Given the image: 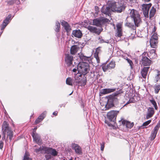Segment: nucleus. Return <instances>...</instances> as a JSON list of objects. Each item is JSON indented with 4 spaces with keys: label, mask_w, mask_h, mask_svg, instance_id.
<instances>
[{
    "label": "nucleus",
    "mask_w": 160,
    "mask_h": 160,
    "mask_svg": "<svg viewBox=\"0 0 160 160\" xmlns=\"http://www.w3.org/2000/svg\"><path fill=\"white\" fill-rule=\"evenodd\" d=\"M102 68L104 72H105L107 71L108 70L110 69H109V67L108 64L105 65L102 67Z\"/></svg>",
    "instance_id": "nucleus-38"
},
{
    "label": "nucleus",
    "mask_w": 160,
    "mask_h": 160,
    "mask_svg": "<svg viewBox=\"0 0 160 160\" xmlns=\"http://www.w3.org/2000/svg\"><path fill=\"white\" fill-rule=\"evenodd\" d=\"M95 9L96 11L98 13V12H99V8L98 6H95Z\"/></svg>",
    "instance_id": "nucleus-45"
},
{
    "label": "nucleus",
    "mask_w": 160,
    "mask_h": 160,
    "mask_svg": "<svg viewBox=\"0 0 160 160\" xmlns=\"http://www.w3.org/2000/svg\"><path fill=\"white\" fill-rule=\"evenodd\" d=\"M32 137L33 140L37 143H40L41 141L40 136L38 134L33 132L32 134Z\"/></svg>",
    "instance_id": "nucleus-20"
},
{
    "label": "nucleus",
    "mask_w": 160,
    "mask_h": 160,
    "mask_svg": "<svg viewBox=\"0 0 160 160\" xmlns=\"http://www.w3.org/2000/svg\"><path fill=\"white\" fill-rule=\"evenodd\" d=\"M66 83L67 84L72 86V79L70 78H67L66 80Z\"/></svg>",
    "instance_id": "nucleus-37"
},
{
    "label": "nucleus",
    "mask_w": 160,
    "mask_h": 160,
    "mask_svg": "<svg viewBox=\"0 0 160 160\" xmlns=\"http://www.w3.org/2000/svg\"><path fill=\"white\" fill-rule=\"evenodd\" d=\"M45 149H44V151L46 152V153L48 154H51L53 156H56L57 155L58 152L56 151L55 149H52L51 148L47 147H45Z\"/></svg>",
    "instance_id": "nucleus-13"
},
{
    "label": "nucleus",
    "mask_w": 160,
    "mask_h": 160,
    "mask_svg": "<svg viewBox=\"0 0 160 160\" xmlns=\"http://www.w3.org/2000/svg\"><path fill=\"white\" fill-rule=\"evenodd\" d=\"M142 64L145 66H149L151 63V60L146 57H143L142 59Z\"/></svg>",
    "instance_id": "nucleus-19"
},
{
    "label": "nucleus",
    "mask_w": 160,
    "mask_h": 160,
    "mask_svg": "<svg viewBox=\"0 0 160 160\" xmlns=\"http://www.w3.org/2000/svg\"><path fill=\"white\" fill-rule=\"evenodd\" d=\"M151 120H148L144 122L142 124V126H146L148 125L151 122Z\"/></svg>",
    "instance_id": "nucleus-41"
},
{
    "label": "nucleus",
    "mask_w": 160,
    "mask_h": 160,
    "mask_svg": "<svg viewBox=\"0 0 160 160\" xmlns=\"http://www.w3.org/2000/svg\"><path fill=\"white\" fill-rule=\"evenodd\" d=\"M104 142H103L101 144V151H103L104 147Z\"/></svg>",
    "instance_id": "nucleus-42"
},
{
    "label": "nucleus",
    "mask_w": 160,
    "mask_h": 160,
    "mask_svg": "<svg viewBox=\"0 0 160 160\" xmlns=\"http://www.w3.org/2000/svg\"><path fill=\"white\" fill-rule=\"evenodd\" d=\"M154 111L153 108H150L148 109V112L146 116V118L148 119L152 117L154 114Z\"/></svg>",
    "instance_id": "nucleus-25"
},
{
    "label": "nucleus",
    "mask_w": 160,
    "mask_h": 160,
    "mask_svg": "<svg viewBox=\"0 0 160 160\" xmlns=\"http://www.w3.org/2000/svg\"><path fill=\"white\" fill-rule=\"evenodd\" d=\"M126 60L127 61V62L129 64V65L131 67V69L132 68V66L133 65V63L132 62V61L130 60V59L128 58H127L126 59Z\"/></svg>",
    "instance_id": "nucleus-40"
},
{
    "label": "nucleus",
    "mask_w": 160,
    "mask_h": 160,
    "mask_svg": "<svg viewBox=\"0 0 160 160\" xmlns=\"http://www.w3.org/2000/svg\"><path fill=\"white\" fill-rule=\"evenodd\" d=\"M100 49L99 48H98L96 49L95 52L94 54V57L96 58L97 62L99 63L100 62V60L98 57V54L99 52V51Z\"/></svg>",
    "instance_id": "nucleus-27"
},
{
    "label": "nucleus",
    "mask_w": 160,
    "mask_h": 160,
    "mask_svg": "<svg viewBox=\"0 0 160 160\" xmlns=\"http://www.w3.org/2000/svg\"><path fill=\"white\" fill-rule=\"evenodd\" d=\"M80 58L82 59H83V58H84V59H85L86 58L87 59L88 58V57L85 56H83L82 57V56H80Z\"/></svg>",
    "instance_id": "nucleus-47"
},
{
    "label": "nucleus",
    "mask_w": 160,
    "mask_h": 160,
    "mask_svg": "<svg viewBox=\"0 0 160 160\" xmlns=\"http://www.w3.org/2000/svg\"><path fill=\"white\" fill-rule=\"evenodd\" d=\"M60 22L62 25L64 27L65 29L67 32L71 30V27L67 22L63 20H61Z\"/></svg>",
    "instance_id": "nucleus-16"
},
{
    "label": "nucleus",
    "mask_w": 160,
    "mask_h": 160,
    "mask_svg": "<svg viewBox=\"0 0 160 160\" xmlns=\"http://www.w3.org/2000/svg\"><path fill=\"white\" fill-rule=\"evenodd\" d=\"M156 12V9L155 8L153 7L152 8L150 12L149 13V17L150 18H151L153 17Z\"/></svg>",
    "instance_id": "nucleus-29"
},
{
    "label": "nucleus",
    "mask_w": 160,
    "mask_h": 160,
    "mask_svg": "<svg viewBox=\"0 0 160 160\" xmlns=\"http://www.w3.org/2000/svg\"><path fill=\"white\" fill-rule=\"evenodd\" d=\"M108 64L109 67V69H110L114 68L115 66V62L112 61L110 62Z\"/></svg>",
    "instance_id": "nucleus-30"
},
{
    "label": "nucleus",
    "mask_w": 160,
    "mask_h": 160,
    "mask_svg": "<svg viewBox=\"0 0 160 160\" xmlns=\"http://www.w3.org/2000/svg\"><path fill=\"white\" fill-rule=\"evenodd\" d=\"M57 112H54L53 113V114L55 116H56L57 115Z\"/></svg>",
    "instance_id": "nucleus-48"
},
{
    "label": "nucleus",
    "mask_w": 160,
    "mask_h": 160,
    "mask_svg": "<svg viewBox=\"0 0 160 160\" xmlns=\"http://www.w3.org/2000/svg\"><path fill=\"white\" fill-rule=\"evenodd\" d=\"M154 88L155 93L156 94L158 93L160 90V84L159 85H155Z\"/></svg>",
    "instance_id": "nucleus-32"
},
{
    "label": "nucleus",
    "mask_w": 160,
    "mask_h": 160,
    "mask_svg": "<svg viewBox=\"0 0 160 160\" xmlns=\"http://www.w3.org/2000/svg\"><path fill=\"white\" fill-rule=\"evenodd\" d=\"M149 68V67H144L141 71V74L143 78H146Z\"/></svg>",
    "instance_id": "nucleus-24"
},
{
    "label": "nucleus",
    "mask_w": 160,
    "mask_h": 160,
    "mask_svg": "<svg viewBox=\"0 0 160 160\" xmlns=\"http://www.w3.org/2000/svg\"><path fill=\"white\" fill-rule=\"evenodd\" d=\"M73 92H72L70 94H69V95H71L72 93Z\"/></svg>",
    "instance_id": "nucleus-52"
},
{
    "label": "nucleus",
    "mask_w": 160,
    "mask_h": 160,
    "mask_svg": "<svg viewBox=\"0 0 160 160\" xmlns=\"http://www.w3.org/2000/svg\"><path fill=\"white\" fill-rule=\"evenodd\" d=\"M151 52H152V53H154V54H155V50L154 49H152L151 51Z\"/></svg>",
    "instance_id": "nucleus-50"
},
{
    "label": "nucleus",
    "mask_w": 160,
    "mask_h": 160,
    "mask_svg": "<svg viewBox=\"0 0 160 160\" xmlns=\"http://www.w3.org/2000/svg\"><path fill=\"white\" fill-rule=\"evenodd\" d=\"M78 66L79 67L78 69L83 74L85 75L87 73L89 69V65L88 63L82 62L79 64Z\"/></svg>",
    "instance_id": "nucleus-5"
},
{
    "label": "nucleus",
    "mask_w": 160,
    "mask_h": 160,
    "mask_svg": "<svg viewBox=\"0 0 160 160\" xmlns=\"http://www.w3.org/2000/svg\"><path fill=\"white\" fill-rule=\"evenodd\" d=\"M143 1H144V2H148L150 1V0H142Z\"/></svg>",
    "instance_id": "nucleus-49"
},
{
    "label": "nucleus",
    "mask_w": 160,
    "mask_h": 160,
    "mask_svg": "<svg viewBox=\"0 0 160 160\" xmlns=\"http://www.w3.org/2000/svg\"><path fill=\"white\" fill-rule=\"evenodd\" d=\"M150 101L151 103L153 105L155 109L157 110L158 109V107L157 105L156 102L154 99H153L150 100Z\"/></svg>",
    "instance_id": "nucleus-33"
},
{
    "label": "nucleus",
    "mask_w": 160,
    "mask_h": 160,
    "mask_svg": "<svg viewBox=\"0 0 160 160\" xmlns=\"http://www.w3.org/2000/svg\"><path fill=\"white\" fill-rule=\"evenodd\" d=\"M122 123L124 126H125L127 128H131L134 125L133 122L131 123L129 122L124 120H123L122 121Z\"/></svg>",
    "instance_id": "nucleus-23"
},
{
    "label": "nucleus",
    "mask_w": 160,
    "mask_h": 160,
    "mask_svg": "<svg viewBox=\"0 0 160 160\" xmlns=\"http://www.w3.org/2000/svg\"><path fill=\"white\" fill-rule=\"evenodd\" d=\"M129 103V102H127L126 104H128Z\"/></svg>",
    "instance_id": "nucleus-53"
},
{
    "label": "nucleus",
    "mask_w": 160,
    "mask_h": 160,
    "mask_svg": "<svg viewBox=\"0 0 160 160\" xmlns=\"http://www.w3.org/2000/svg\"><path fill=\"white\" fill-rule=\"evenodd\" d=\"M65 61L66 64L69 66H70L72 64V62L73 60V56L68 54H67L65 55Z\"/></svg>",
    "instance_id": "nucleus-11"
},
{
    "label": "nucleus",
    "mask_w": 160,
    "mask_h": 160,
    "mask_svg": "<svg viewBox=\"0 0 160 160\" xmlns=\"http://www.w3.org/2000/svg\"><path fill=\"white\" fill-rule=\"evenodd\" d=\"M109 20L104 17L99 18H96L93 20V25L98 27H100L104 23L108 22Z\"/></svg>",
    "instance_id": "nucleus-6"
},
{
    "label": "nucleus",
    "mask_w": 160,
    "mask_h": 160,
    "mask_svg": "<svg viewBox=\"0 0 160 160\" xmlns=\"http://www.w3.org/2000/svg\"><path fill=\"white\" fill-rule=\"evenodd\" d=\"M72 149L75 150L76 153L78 154H82V149L81 147L77 144L72 143Z\"/></svg>",
    "instance_id": "nucleus-14"
},
{
    "label": "nucleus",
    "mask_w": 160,
    "mask_h": 160,
    "mask_svg": "<svg viewBox=\"0 0 160 160\" xmlns=\"http://www.w3.org/2000/svg\"><path fill=\"white\" fill-rule=\"evenodd\" d=\"M98 43H103V42H105L107 43H108L109 42V41L108 40H107L106 41H104V40L102 38L99 37L98 38Z\"/></svg>",
    "instance_id": "nucleus-34"
},
{
    "label": "nucleus",
    "mask_w": 160,
    "mask_h": 160,
    "mask_svg": "<svg viewBox=\"0 0 160 160\" xmlns=\"http://www.w3.org/2000/svg\"><path fill=\"white\" fill-rule=\"evenodd\" d=\"M46 113L47 112L46 111L44 112L43 113L38 117L36 120L35 122L37 124L42 121L45 117Z\"/></svg>",
    "instance_id": "nucleus-22"
},
{
    "label": "nucleus",
    "mask_w": 160,
    "mask_h": 160,
    "mask_svg": "<svg viewBox=\"0 0 160 160\" xmlns=\"http://www.w3.org/2000/svg\"><path fill=\"white\" fill-rule=\"evenodd\" d=\"M37 129V128H35L34 129V130H36Z\"/></svg>",
    "instance_id": "nucleus-54"
},
{
    "label": "nucleus",
    "mask_w": 160,
    "mask_h": 160,
    "mask_svg": "<svg viewBox=\"0 0 160 160\" xmlns=\"http://www.w3.org/2000/svg\"><path fill=\"white\" fill-rule=\"evenodd\" d=\"M46 158L47 160H49L51 158V156L50 155H45Z\"/></svg>",
    "instance_id": "nucleus-43"
},
{
    "label": "nucleus",
    "mask_w": 160,
    "mask_h": 160,
    "mask_svg": "<svg viewBox=\"0 0 160 160\" xmlns=\"http://www.w3.org/2000/svg\"><path fill=\"white\" fill-rule=\"evenodd\" d=\"M130 17L133 21L135 25L133 23H131L128 21L129 18H128L126 19L125 26L134 31L136 30V26L138 27L141 22L140 15L134 9H132L130 10Z\"/></svg>",
    "instance_id": "nucleus-2"
},
{
    "label": "nucleus",
    "mask_w": 160,
    "mask_h": 160,
    "mask_svg": "<svg viewBox=\"0 0 160 160\" xmlns=\"http://www.w3.org/2000/svg\"><path fill=\"white\" fill-rule=\"evenodd\" d=\"M87 28L90 32L98 34H99L101 32L100 29H98L96 27L94 26H89Z\"/></svg>",
    "instance_id": "nucleus-15"
},
{
    "label": "nucleus",
    "mask_w": 160,
    "mask_h": 160,
    "mask_svg": "<svg viewBox=\"0 0 160 160\" xmlns=\"http://www.w3.org/2000/svg\"><path fill=\"white\" fill-rule=\"evenodd\" d=\"M2 131L3 136L2 137V139L4 140L6 139V135L7 138L9 137V139L11 141L13 137V133L12 130L9 127V124L6 121H4L2 126Z\"/></svg>",
    "instance_id": "nucleus-3"
},
{
    "label": "nucleus",
    "mask_w": 160,
    "mask_h": 160,
    "mask_svg": "<svg viewBox=\"0 0 160 160\" xmlns=\"http://www.w3.org/2000/svg\"><path fill=\"white\" fill-rule=\"evenodd\" d=\"M158 37L156 33H154L150 40V44L153 48H156L158 43Z\"/></svg>",
    "instance_id": "nucleus-7"
},
{
    "label": "nucleus",
    "mask_w": 160,
    "mask_h": 160,
    "mask_svg": "<svg viewBox=\"0 0 160 160\" xmlns=\"http://www.w3.org/2000/svg\"><path fill=\"white\" fill-rule=\"evenodd\" d=\"M142 6L145 16L148 17L149 9L152 6V4L151 3L148 4H143Z\"/></svg>",
    "instance_id": "nucleus-9"
},
{
    "label": "nucleus",
    "mask_w": 160,
    "mask_h": 160,
    "mask_svg": "<svg viewBox=\"0 0 160 160\" xmlns=\"http://www.w3.org/2000/svg\"><path fill=\"white\" fill-rule=\"evenodd\" d=\"M56 27L55 29V31L58 32L59 31L60 28V24L57 21L56 22Z\"/></svg>",
    "instance_id": "nucleus-35"
},
{
    "label": "nucleus",
    "mask_w": 160,
    "mask_h": 160,
    "mask_svg": "<svg viewBox=\"0 0 160 160\" xmlns=\"http://www.w3.org/2000/svg\"><path fill=\"white\" fill-rule=\"evenodd\" d=\"M115 88H105L101 89L100 92L102 94H105L114 92Z\"/></svg>",
    "instance_id": "nucleus-18"
},
{
    "label": "nucleus",
    "mask_w": 160,
    "mask_h": 160,
    "mask_svg": "<svg viewBox=\"0 0 160 160\" xmlns=\"http://www.w3.org/2000/svg\"><path fill=\"white\" fill-rule=\"evenodd\" d=\"M11 16H8L5 20L3 21L1 26V29L2 30L4 29L7 26L9 20L10 19Z\"/></svg>",
    "instance_id": "nucleus-21"
},
{
    "label": "nucleus",
    "mask_w": 160,
    "mask_h": 160,
    "mask_svg": "<svg viewBox=\"0 0 160 160\" xmlns=\"http://www.w3.org/2000/svg\"><path fill=\"white\" fill-rule=\"evenodd\" d=\"M122 22L118 23L116 25L117 28L116 36L120 37L122 35Z\"/></svg>",
    "instance_id": "nucleus-10"
},
{
    "label": "nucleus",
    "mask_w": 160,
    "mask_h": 160,
    "mask_svg": "<svg viewBox=\"0 0 160 160\" xmlns=\"http://www.w3.org/2000/svg\"><path fill=\"white\" fill-rule=\"evenodd\" d=\"M45 147H43V146L41 147L38 148L36 149L35 150V151L36 153H38L39 152H40L42 151H44V149H45Z\"/></svg>",
    "instance_id": "nucleus-36"
},
{
    "label": "nucleus",
    "mask_w": 160,
    "mask_h": 160,
    "mask_svg": "<svg viewBox=\"0 0 160 160\" xmlns=\"http://www.w3.org/2000/svg\"><path fill=\"white\" fill-rule=\"evenodd\" d=\"M3 142L2 141H0V149H2V148H3Z\"/></svg>",
    "instance_id": "nucleus-44"
},
{
    "label": "nucleus",
    "mask_w": 160,
    "mask_h": 160,
    "mask_svg": "<svg viewBox=\"0 0 160 160\" xmlns=\"http://www.w3.org/2000/svg\"><path fill=\"white\" fill-rule=\"evenodd\" d=\"M156 27H154V28H153V29L152 30V32L153 33H155V32L156 31Z\"/></svg>",
    "instance_id": "nucleus-46"
},
{
    "label": "nucleus",
    "mask_w": 160,
    "mask_h": 160,
    "mask_svg": "<svg viewBox=\"0 0 160 160\" xmlns=\"http://www.w3.org/2000/svg\"><path fill=\"white\" fill-rule=\"evenodd\" d=\"M78 47L77 45H74L72 46L70 49L71 53L72 55L75 54L78 51Z\"/></svg>",
    "instance_id": "nucleus-26"
},
{
    "label": "nucleus",
    "mask_w": 160,
    "mask_h": 160,
    "mask_svg": "<svg viewBox=\"0 0 160 160\" xmlns=\"http://www.w3.org/2000/svg\"><path fill=\"white\" fill-rule=\"evenodd\" d=\"M157 74L155 78V80L156 82L160 80V71L157 70Z\"/></svg>",
    "instance_id": "nucleus-31"
},
{
    "label": "nucleus",
    "mask_w": 160,
    "mask_h": 160,
    "mask_svg": "<svg viewBox=\"0 0 160 160\" xmlns=\"http://www.w3.org/2000/svg\"><path fill=\"white\" fill-rule=\"evenodd\" d=\"M72 71L74 72H75L77 71V69L76 68H74L73 69Z\"/></svg>",
    "instance_id": "nucleus-51"
},
{
    "label": "nucleus",
    "mask_w": 160,
    "mask_h": 160,
    "mask_svg": "<svg viewBox=\"0 0 160 160\" xmlns=\"http://www.w3.org/2000/svg\"><path fill=\"white\" fill-rule=\"evenodd\" d=\"M72 35L75 37L80 38H82V32L78 29L73 30L72 32Z\"/></svg>",
    "instance_id": "nucleus-17"
},
{
    "label": "nucleus",
    "mask_w": 160,
    "mask_h": 160,
    "mask_svg": "<svg viewBox=\"0 0 160 160\" xmlns=\"http://www.w3.org/2000/svg\"><path fill=\"white\" fill-rule=\"evenodd\" d=\"M22 160H32V159L31 158H29V156L26 153Z\"/></svg>",
    "instance_id": "nucleus-39"
},
{
    "label": "nucleus",
    "mask_w": 160,
    "mask_h": 160,
    "mask_svg": "<svg viewBox=\"0 0 160 160\" xmlns=\"http://www.w3.org/2000/svg\"><path fill=\"white\" fill-rule=\"evenodd\" d=\"M107 5L108 6H103L102 8L101 12L109 16L111 15V11L120 13L124 10L126 6L123 2L120 1L118 2L114 1H108Z\"/></svg>",
    "instance_id": "nucleus-1"
},
{
    "label": "nucleus",
    "mask_w": 160,
    "mask_h": 160,
    "mask_svg": "<svg viewBox=\"0 0 160 160\" xmlns=\"http://www.w3.org/2000/svg\"><path fill=\"white\" fill-rule=\"evenodd\" d=\"M7 3L9 5H12L14 3H16L17 4L21 3V2L20 0H10L7 2Z\"/></svg>",
    "instance_id": "nucleus-28"
},
{
    "label": "nucleus",
    "mask_w": 160,
    "mask_h": 160,
    "mask_svg": "<svg viewBox=\"0 0 160 160\" xmlns=\"http://www.w3.org/2000/svg\"><path fill=\"white\" fill-rule=\"evenodd\" d=\"M118 113V111H111L107 113V118L110 121L114 122Z\"/></svg>",
    "instance_id": "nucleus-8"
},
{
    "label": "nucleus",
    "mask_w": 160,
    "mask_h": 160,
    "mask_svg": "<svg viewBox=\"0 0 160 160\" xmlns=\"http://www.w3.org/2000/svg\"><path fill=\"white\" fill-rule=\"evenodd\" d=\"M121 90H119L114 93L112 95L109 96L107 104L105 105V110L108 109L110 108L113 107L114 104H117L118 99L117 97L119 96V95L122 93Z\"/></svg>",
    "instance_id": "nucleus-4"
},
{
    "label": "nucleus",
    "mask_w": 160,
    "mask_h": 160,
    "mask_svg": "<svg viewBox=\"0 0 160 160\" xmlns=\"http://www.w3.org/2000/svg\"><path fill=\"white\" fill-rule=\"evenodd\" d=\"M160 127V123H158L155 127L153 131L152 132L151 135V140H153L155 138L157 132Z\"/></svg>",
    "instance_id": "nucleus-12"
}]
</instances>
